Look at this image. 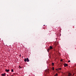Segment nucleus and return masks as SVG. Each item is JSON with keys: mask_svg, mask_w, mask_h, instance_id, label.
Returning <instances> with one entry per match:
<instances>
[{"mask_svg": "<svg viewBox=\"0 0 76 76\" xmlns=\"http://www.w3.org/2000/svg\"><path fill=\"white\" fill-rule=\"evenodd\" d=\"M68 62H69H69H70V61L69 60V61H68Z\"/></svg>", "mask_w": 76, "mask_h": 76, "instance_id": "obj_13", "label": "nucleus"}, {"mask_svg": "<svg viewBox=\"0 0 76 76\" xmlns=\"http://www.w3.org/2000/svg\"><path fill=\"white\" fill-rule=\"evenodd\" d=\"M51 49H53V47L52 46H50V48L48 49V51L50 50H51Z\"/></svg>", "mask_w": 76, "mask_h": 76, "instance_id": "obj_1", "label": "nucleus"}, {"mask_svg": "<svg viewBox=\"0 0 76 76\" xmlns=\"http://www.w3.org/2000/svg\"><path fill=\"white\" fill-rule=\"evenodd\" d=\"M11 72H13V69H11Z\"/></svg>", "mask_w": 76, "mask_h": 76, "instance_id": "obj_9", "label": "nucleus"}, {"mask_svg": "<svg viewBox=\"0 0 76 76\" xmlns=\"http://www.w3.org/2000/svg\"><path fill=\"white\" fill-rule=\"evenodd\" d=\"M19 67H20V66H19Z\"/></svg>", "mask_w": 76, "mask_h": 76, "instance_id": "obj_14", "label": "nucleus"}, {"mask_svg": "<svg viewBox=\"0 0 76 76\" xmlns=\"http://www.w3.org/2000/svg\"><path fill=\"white\" fill-rule=\"evenodd\" d=\"M54 63H52V65L53 66H54Z\"/></svg>", "mask_w": 76, "mask_h": 76, "instance_id": "obj_11", "label": "nucleus"}, {"mask_svg": "<svg viewBox=\"0 0 76 76\" xmlns=\"http://www.w3.org/2000/svg\"><path fill=\"white\" fill-rule=\"evenodd\" d=\"M26 60H27V62H28V61H29V59H28V58H27Z\"/></svg>", "mask_w": 76, "mask_h": 76, "instance_id": "obj_6", "label": "nucleus"}, {"mask_svg": "<svg viewBox=\"0 0 76 76\" xmlns=\"http://www.w3.org/2000/svg\"><path fill=\"white\" fill-rule=\"evenodd\" d=\"M61 61H63V59H61Z\"/></svg>", "mask_w": 76, "mask_h": 76, "instance_id": "obj_12", "label": "nucleus"}, {"mask_svg": "<svg viewBox=\"0 0 76 76\" xmlns=\"http://www.w3.org/2000/svg\"><path fill=\"white\" fill-rule=\"evenodd\" d=\"M68 66V64H64V67H66V66Z\"/></svg>", "mask_w": 76, "mask_h": 76, "instance_id": "obj_4", "label": "nucleus"}, {"mask_svg": "<svg viewBox=\"0 0 76 76\" xmlns=\"http://www.w3.org/2000/svg\"><path fill=\"white\" fill-rule=\"evenodd\" d=\"M73 75H74V74H73Z\"/></svg>", "mask_w": 76, "mask_h": 76, "instance_id": "obj_15", "label": "nucleus"}, {"mask_svg": "<svg viewBox=\"0 0 76 76\" xmlns=\"http://www.w3.org/2000/svg\"><path fill=\"white\" fill-rule=\"evenodd\" d=\"M1 75H2V76H5V73H4V74H2Z\"/></svg>", "mask_w": 76, "mask_h": 76, "instance_id": "obj_7", "label": "nucleus"}, {"mask_svg": "<svg viewBox=\"0 0 76 76\" xmlns=\"http://www.w3.org/2000/svg\"><path fill=\"white\" fill-rule=\"evenodd\" d=\"M44 26H45V25H44Z\"/></svg>", "mask_w": 76, "mask_h": 76, "instance_id": "obj_16", "label": "nucleus"}, {"mask_svg": "<svg viewBox=\"0 0 76 76\" xmlns=\"http://www.w3.org/2000/svg\"><path fill=\"white\" fill-rule=\"evenodd\" d=\"M68 76H72V74L70 73H68Z\"/></svg>", "mask_w": 76, "mask_h": 76, "instance_id": "obj_5", "label": "nucleus"}, {"mask_svg": "<svg viewBox=\"0 0 76 76\" xmlns=\"http://www.w3.org/2000/svg\"><path fill=\"white\" fill-rule=\"evenodd\" d=\"M54 67H53V70L54 71Z\"/></svg>", "mask_w": 76, "mask_h": 76, "instance_id": "obj_10", "label": "nucleus"}, {"mask_svg": "<svg viewBox=\"0 0 76 76\" xmlns=\"http://www.w3.org/2000/svg\"><path fill=\"white\" fill-rule=\"evenodd\" d=\"M5 71L6 72H9L10 70L9 69H6L5 70Z\"/></svg>", "mask_w": 76, "mask_h": 76, "instance_id": "obj_3", "label": "nucleus"}, {"mask_svg": "<svg viewBox=\"0 0 76 76\" xmlns=\"http://www.w3.org/2000/svg\"><path fill=\"white\" fill-rule=\"evenodd\" d=\"M27 61V59L26 58H25L24 59V61H25V62H26V61Z\"/></svg>", "mask_w": 76, "mask_h": 76, "instance_id": "obj_8", "label": "nucleus"}, {"mask_svg": "<svg viewBox=\"0 0 76 76\" xmlns=\"http://www.w3.org/2000/svg\"><path fill=\"white\" fill-rule=\"evenodd\" d=\"M56 70H57L58 71L59 70H61V68H58V69H56Z\"/></svg>", "mask_w": 76, "mask_h": 76, "instance_id": "obj_2", "label": "nucleus"}]
</instances>
